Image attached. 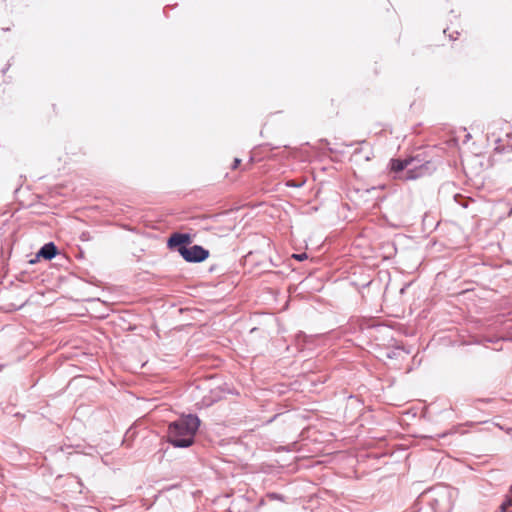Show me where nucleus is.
Listing matches in <instances>:
<instances>
[{
    "mask_svg": "<svg viewBox=\"0 0 512 512\" xmlns=\"http://www.w3.org/2000/svg\"><path fill=\"white\" fill-rule=\"evenodd\" d=\"M200 421L196 416L187 415L169 424L167 439L175 447H189L194 442V436Z\"/></svg>",
    "mask_w": 512,
    "mask_h": 512,
    "instance_id": "1",
    "label": "nucleus"
},
{
    "mask_svg": "<svg viewBox=\"0 0 512 512\" xmlns=\"http://www.w3.org/2000/svg\"><path fill=\"white\" fill-rule=\"evenodd\" d=\"M180 255L188 262H202L209 256V251L199 245L178 248Z\"/></svg>",
    "mask_w": 512,
    "mask_h": 512,
    "instance_id": "2",
    "label": "nucleus"
},
{
    "mask_svg": "<svg viewBox=\"0 0 512 512\" xmlns=\"http://www.w3.org/2000/svg\"><path fill=\"white\" fill-rule=\"evenodd\" d=\"M191 243V237L189 234L173 233L167 242V245L171 249H177L181 246H186Z\"/></svg>",
    "mask_w": 512,
    "mask_h": 512,
    "instance_id": "3",
    "label": "nucleus"
},
{
    "mask_svg": "<svg viewBox=\"0 0 512 512\" xmlns=\"http://www.w3.org/2000/svg\"><path fill=\"white\" fill-rule=\"evenodd\" d=\"M428 162L425 163V164H421L419 166H416L412 169H408L407 172L405 173V176L403 177V179L405 180H415L419 177H422L424 176L426 173H428L429 171V167H428Z\"/></svg>",
    "mask_w": 512,
    "mask_h": 512,
    "instance_id": "4",
    "label": "nucleus"
},
{
    "mask_svg": "<svg viewBox=\"0 0 512 512\" xmlns=\"http://www.w3.org/2000/svg\"><path fill=\"white\" fill-rule=\"evenodd\" d=\"M416 160L414 157H408L406 159H392L390 162L391 171L393 172H401L405 169H408L412 163Z\"/></svg>",
    "mask_w": 512,
    "mask_h": 512,
    "instance_id": "5",
    "label": "nucleus"
},
{
    "mask_svg": "<svg viewBox=\"0 0 512 512\" xmlns=\"http://www.w3.org/2000/svg\"><path fill=\"white\" fill-rule=\"evenodd\" d=\"M57 253L56 246L53 243H47L45 244L39 251V256H42L45 259H52L55 257Z\"/></svg>",
    "mask_w": 512,
    "mask_h": 512,
    "instance_id": "6",
    "label": "nucleus"
},
{
    "mask_svg": "<svg viewBox=\"0 0 512 512\" xmlns=\"http://www.w3.org/2000/svg\"><path fill=\"white\" fill-rule=\"evenodd\" d=\"M512 506V499H507L501 504V512H507L508 507Z\"/></svg>",
    "mask_w": 512,
    "mask_h": 512,
    "instance_id": "7",
    "label": "nucleus"
},
{
    "mask_svg": "<svg viewBox=\"0 0 512 512\" xmlns=\"http://www.w3.org/2000/svg\"><path fill=\"white\" fill-rule=\"evenodd\" d=\"M293 258L297 259V260H304L307 258V254L306 253H302V254H293L292 255Z\"/></svg>",
    "mask_w": 512,
    "mask_h": 512,
    "instance_id": "8",
    "label": "nucleus"
},
{
    "mask_svg": "<svg viewBox=\"0 0 512 512\" xmlns=\"http://www.w3.org/2000/svg\"><path fill=\"white\" fill-rule=\"evenodd\" d=\"M241 163V160L238 158H235L232 164V169H237Z\"/></svg>",
    "mask_w": 512,
    "mask_h": 512,
    "instance_id": "9",
    "label": "nucleus"
},
{
    "mask_svg": "<svg viewBox=\"0 0 512 512\" xmlns=\"http://www.w3.org/2000/svg\"><path fill=\"white\" fill-rule=\"evenodd\" d=\"M301 185H302V183L301 184H296L293 180H290V181L287 182V186H291V187H299Z\"/></svg>",
    "mask_w": 512,
    "mask_h": 512,
    "instance_id": "10",
    "label": "nucleus"
},
{
    "mask_svg": "<svg viewBox=\"0 0 512 512\" xmlns=\"http://www.w3.org/2000/svg\"><path fill=\"white\" fill-rule=\"evenodd\" d=\"M507 499H512V485H511L509 494L507 495Z\"/></svg>",
    "mask_w": 512,
    "mask_h": 512,
    "instance_id": "11",
    "label": "nucleus"
}]
</instances>
